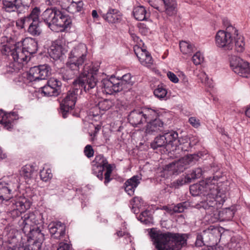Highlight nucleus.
<instances>
[{
  "label": "nucleus",
  "instance_id": "nucleus-40",
  "mask_svg": "<svg viewBox=\"0 0 250 250\" xmlns=\"http://www.w3.org/2000/svg\"><path fill=\"white\" fill-rule=\"evenodd\" d=\"M83 6V2L82 1L78 2L71 1L69 6L68 11L71 13H74L81 11Z\"/></svg>",
  "mask_w": 250,
  "mask_h": 250
},
{
  "label": "nucleus",
  "instance_id": "nucleus-7",
  "mask_svg": "<svg viewBox=\"0 0 250 250\" xmlns=\"http://www.w3.org/2000/svg\"><path fill=\"white\" fill-rule=\"evenodd\" d=\"M92 172L99 180L104 179L103 171L105 169L104 184L105 185L112 180L110 178L113 171V166L108 163L107 159L103 155H98L92 162Z\"/></svg>",
  "mask_w": 250,
  "mask_h": 250
},
{
  "label": "nucleus",
  "instance_id": "nucleus-52",
  "mask_svg": "<svg viewBox=\"0 0 250 250\" xmlns=\"http://www.w3.org/2000/svg\"><path fill=\"white\" fill-rule=\"evenodd\" d=\"M167 76L170 81L174 83H177L179 82V79L176 75L171 71H168L167 73Z\"/></svg>",
  "mask_w": 250,
  "mask_h": 250
},
{
  "label": "nucleus",
  "instance_id": "nucleus-26",
  "mask_svg": "<svg viewBox=\"0 0 250 250\" xmlns=\"http://www.w3.org/2000/svg\"><path fill=\"white\" fill-rule=\"evenodd\" d=\"M222 205L223 204L217 209L216 211H211V213L208 214L210 215H212L213 216L217 215L219 216V218L222 219L223 221H229L231 220L236 211L235 208L231 207L230 208H226L221 211H218V209L220 208Z\"/></svg>",
  "mask_w": 250,
  "mask_h": 250
},
{
  "label": "nucleus",
  "instance_id": "nucleus-29",
  "mask_svg": "<svg viewBox=\"0 0 250 250\" xmlns=\"http://www.w3.org/2000/svg\"><path fill=\"white\" fill-rule=\"evenodd\" d=\"M64 51L62 46L57 42H53L48 50L50 56L54 60L59 59L64 54Z\"/></svg>",
  "mask_w": 250,
  "mask_h": 250
},
{
  "label": "nucleus",
  "instance_id": "nucleus-10",
  "mask_svg": "<svg viewBox=\"0 0 250 250\" xmlns=\"http://www.w3.org/2000/svg\"><path fill=\"white\" fill-rule=\"evenodd\" d=\"M201 157V153L187 155L185 157L179 159L167 165L165 168L170 174H178L183 172L188 166L195 164L199 160Z\"/></svg>",
  "mask_w": 250,
  "mask_h": 250
},
{
  "label": "nucleus",
  "instance_id": "nucleus-59",
  "mask_svg": "<svg viewBox=\"0 0 250 250\" xmlns=\"http://www.w3.org/2000/svg\"><path fill=\"white\" fill-rule=\"evenodd\" d=\"M92 16L94 19H97L99 18V15L98 14L97 11L96 10H92Z\"/></svg>",
  "mask_w": 250,
  "mask_h": 250
},
{
  "label": "nucleus",
  "instance_id": "nucleus-57",
  "mask_svg": "<svg viewBox=\"0 0 250 250\" xmlns=\"http://www.w3.org/2000/svg\"><path fill=\"white\" fill-rule=\"evenodd\" d=\"M219 170V167L215 164H212L210 166L209 171H210L211 173H213L214 174V173L218 172Z\"/></svg>",
  "mask_w": 250,
  "mask_h": 250
},
{
  "label": "nucleus",
  "instance_id": "nucleus-22",
  "mask_svg": "<svg viewBox=\"0 0 250 250\" xmlns=\"http://www.w3.org/2000/svg\"><path fill=\"white\" fill-rule=\"evenodd\" d=\"M156 117L147 120V124L146 127L145 133L146 134H153L164 130V123L158 118V113L156 110Z\"/></svg>",
  "mask_w": 250,
  "mask_h": 250
},
{
  "label": "nucleus",
  "instance_id": "nucleus-21",
  "mask_svg": "<svg viewBox=\"0 0 250 250\" xmlns=\"http://www.w3.org/2000/svg\"><path fill=\"white\" fill-rule=\"evenodd\" d=\"M59 10L56 8H47L41 15V19L47 25L52 31H57L54 28L56 21L57 14Z\"/></svg>",
  "mask_w": 250,
  "mask_h": 250
},
{
  "label": "nucleus",
  "instance_id": "nucleus-55",
  "mask_svg": "<svg viewBox=\"0 0 250 250\" xmlns=\"http://www.w3.org/2000/svg\"><path fill=\"white\" fill-rule=\"evenodd\" d=\"M91 113H92L93 116H97L101 114V109H96V105L94 106L91 109Z\"/></svg>",
  "mask_w": 250,
  "mask_h": 250
},
{
  "label": "nucleus",
  "instance_id": "nucleus-17",
  "mask_svg": "<svg viewBox=\"0 0 250 250\" xmlns=\"http://www.w3.org/2000/svg\"><path fill=\"white\" fill-rule=\"evenodd\" d=\"M41 10L39 7H35L30 12V20L28 24V32L34 36H39L42 33V29L39 25V15Z\"/></svg>",
  "mask_w": 250,
  "mask_h": 250
},
{
  "label": "nucleus",
  "instance_id": "nucleus-11",
  "mask_svg": "<svg viewBox=\"0 0 250 250\" xmlns=\"http://www.w3.org/2000/svg\"><path fill=\"white\" fill-rule=\"evenodd\" d=\"M156 110L149 108L134 110L128 116L129 123L133 126L146 123L147 120L156 117Z\"/></svg>",
  "mask_w": 250,
  "mask_h": 250
},
{
  "label": "nucleus",
  "instance_id": "nucleus-44",
  "mask_svg": "<svg viewBox=\"0 0 250 250\" xmlns=\"http://www.w3.org/2000/svg\"><path fill=\"white\" fill-rule=\"evenodd\" d=\"M40 177L41 179L44 182H47L50 180L52 177V173H51V170L50 168L45 169L43 168L40 171Z\"/></svg>",
  "mask_w": 250,
  "mask_h": 250
},
{
  "label": "nucleus",
  "instance_id": "nucleus-49",
  "mask_svg": "<svg viewBox=\"0 0 250 250\" xmlns=\"http://www.w3.org/2000/svg\"><path fill=\"white\" fill-rule=\"evenodd\" d=\"M94 152V150L91 145H86L84 147V153L87 158H89L93 156Z\"/></svg>",
  "mask_w": 250,
  "mask_h": 250
},
{
  "label": "nucleus",
  "instance_id": "nucleus-48",
  "mask_svg": "<svg viewBox=\"0 0 250 250\" xmlns=\"http://www.w3.org/2000/svg\"><path fill=\"white\" fill-rule=\"evenodd\" d=\"M192 62L196 65L200 64L204 61V57L199 52H196L192 58Z\"/></svg>",
  "mask_w": 250,
  "mask_h": 250
},
{
  "label": "nucleus",
  "instance_id": "nucleus-25",
  "mask_svg": "<svg viewBox=\"0 0 250 250\" xmlns=\"http://www.w3.org/2000/svg\"><path fill=\"white\" fill-rule=\"evenodd\" d=\"M71 23L72 20L70 17L59 10L58 14H57L56 21L54 24L55 29L56 27H58L60 28L59 31H63L68 27Z\"/></svg>",
  "mask_w": 250,
  "mask_h": 250
},
{
  "label": "nucleus",
  "instance_id": "nucleus-58",
  "mask_svg": "<svg viewBox=\"0 0 250 250\" xmlns=\"http://www.w3.org/2000/svg\"><path fill=\"white\" fill-rule=\"evenodd\" d=\"M172 208H173L172 205L169 206H163L162 208L163 209L166 210L168 213L171 215L173 214V210H172Z\"/></svg>",
  "mask_w": 250,
  "mask_h": 250
},
{
  "label": "nucleus",
  "instance_id": "nucleus-5",
  "mask_svg": "<svg viewBox=\"0 0 250 250\" xmlns=\"http://www.w3.org/2000/svg\"><path fill=\"white\" fill-rule=\"evenodd\" d=\"M149 235L157 250H179L187 245L188 234L151 229Z\"/></svg>",
  "mask_w": 250,
  "mask_h": 250
},
{
  "label": "nucleus",
  "instance_id": "nucleus-42",
  "mask_svg": "<svg viewBox=\"0 0 250 250\" xmlns=\"http://www.w3.org/2000/svg\"><path fill=\"white\" fill-rule=\"evenodd\" d=\"M189 183H191L189 176L187 175L184 177L180 178L174 181L172 183V185L175 188H178L180 186Z\"/></svg>",
  "mask_w": 250,
  "mask_h": 250
},
{
  "label": "nucleus",
  "instance_id": "nucleus-45",
  "mask_svg": "<svg viewBox=\"0 0 250 250\" xmlns=\"http://www.w3.org/2000/svg\"><path fill=\"white\" fill-rule=\"evenodd\" d=\"M139 219L146 224L150 223L152 221L150 211L146 210L142 212L139 216Z\"/></svg>",
  "mask_w": 250,
  "mask_h": 250
},
{
  "label": "nucleus",
  "instance_id": "nucleus-56",
  "mask_svg": "<svg viewBox=\"0 0 250 250\" xmlns=\"http://www.w3.org/2000/svg\"><path fill=\"white\" fill-rule=\"evenodd\" d=\"M139 197H135L134 198H133L131 201H130V204L131 205H132V211L135 213V214H137L138 213V209H136L135 208V207H134L133 206H134V204H133V203H135L136 201H139Z\"/></svg>",
  "mask_w": 250,
  "mask_h": 250
},
{
  "label": "nucleus",
  "instance_id": "nucleus-39",
  "mask_svg": "<svg viewBox=\"0 0 250 250\" xmlns=\"http://www.w3.org/2000/svg\"><path fill=\"white\" fill-rule=\"evenodd\" d=\"M120 84L122 87V90L125 88H127V84L132 85L131 76L130 73H127L124 75L121 79H119Z\"/></svg>",
  "mask_w": 250,
  "mask_h": 250
},
{
  "label": "nucleus",
  "instance_id": "nucleus-3",
  "mask_svg": "<svg viewBox=\"0 0 250 250\" xmlns=\"http://www.w3.org/2000/svg\"><path fill=\"white\" fill-rule=\"evenodd\" d=\"M18 179L12 178L8 182H0V201L4 202L8 206L7 212L12 218H16L29 209L30 202L26 198L20 197L10 200L13 197L14 191L19 188Z\"/></svg>",
  "mask_w": 250,
  "mask_h": 250
},
{
  "label": "nucleus",
  "instance_id": "nucleus-24",
  "mask_svg": "<svg viewBox=\"0 0 250 250\" xmlns=\"http://www.w3.org/2000/svg\"><path fill=\"white\" fill-rule=\"evenodd\" d=\"M78 75H79V77L82 75L81 70L75 65H71L67 62L66 63V67L61 70V75L64 81L72 79Z\"/></svg>",
  "mask_w": 250,
  "mask_h": 250
},
{
  "label": "nucleus",
  "instance_id": "nucleus-28",
  "mask_svg": "<svg viewBox=\"0 0 250 250\" xmlns=\"http://www.w3.org/2000/svg\"><path fill=\"white\" fill-rule=\"evenodd\" d=\"M104 19L110 23L119 22L122 20V15L116 9L110 8L105 14H101Z\"/></svg>",
  "mask_w": 250,
  "mask_h": 250
},
{
  "label": "nucleus",
  "instance_id": "nucleus-18",
  "mask_svg": "<svg viewBox=\"0 0 250 250\" xmlns=\"http://www.w3.org/2000/svg\"><path fill=\"white\" fill-rule=\"evenodd\" d=\"M62 83L57 79L50 78L47 83L41 87V92L44 96H57L61 92Z\"/></svg>",
  "mask_w": 250,
  "mask_h": 250
},
{
  "label": "nucleus",
  "instance_id": "nucleus-64",
  "mask_svg": "<svg viewBox=\"0 0 250 250\" xmlns=\"http://www.w3.org/2000/svg\"><path fill=\"white\" fill-rule=\"evenodd\" d=\"M99 128L98 127H95V132L94 133V135H96V134H97V133L99 131Z\"/></svg>",
  "mask_w": 250,
  "mask_h": 250
},
{
  "label": "nucleus",
  "instance_id": "nucleus-16",
  "mask_svg": "<svg viewBox=\"0 0 250 250\" xmlns=\"http://www.w3.org/2000/svg\"><path fill=\"white\" fill-rule=\"evenodd\" d=\"M230 66L235 73L243 77H247L250 74V64L238 57L231 58Z\"/></svg>",
  "mask_w": 250,
  "mask_h": 250
},
{
  "label": "nucleus",
  "instance_id": "nucleus-32",
  "mask_svg": "<svg viewBox=\"0 0 250 250\" xmlns=\"http://www.w3.org/2000/svg\"><path fill=\"white\" fill-rule=\"evenodd\" d=\"M150 5L153 7L154 8L158 10L159 12H164L167 15V17H174L177 15V5H172L167 7H164V9L163 10L154 3H151L150 2Z\"/></svg>",
  "mask_w": 250,
  "mask_h": 250
},
{
  "label": "nucleus",
  "instance_id": "nucleus-15",
  "mask_svg": "<svg viewBox=\"0 0 250 250\" xmlns=\"http://www.w3.org/2000/svg\"><path fill=\"white\" fill-rule=\"evenodd\" d=\"M48 65L44 64L31 67L27 74V79L30 82L45 80L50 74Z\"/></svg>",
  "mask_w": 250,
  "mask_h": 250
},
{
  "label": "nucleus",
  "instance_id": "nucleus-12",
  "mask_svg": "<svg viewBox=\"0 0 250 250\" xmlns=\"http://www.w3.org/2000/svg\"><path fill=\"white\" fill-rule=\"evenodd\" d=\"M164 134L167 146H170L171 147H175V149L172 150V154L175 155V157L176 158L180 157L181 155V153H182L183 151L187 150V149L180 146L182 144L188 143V145H190V143L187 141V138H180L178 136V133L175 131H168V132H164Z\"/></svg>",
  "mask_w": 250,
  "mask_h": 250
},
{
  "label": "nucleus",
  "instance_id": "nucleus-27",
  "mask_svg": "<svg viewBox=\"0 0 250 250\" xmlns=\"http://www.w3.org/2000/svg\"><path fill=\"white\" fill-rule=\"evenodd\" d=\"M141 179L140 176L135 175L125 183V190L129 195L132 196L134 194V191L140 183Z\"/></svg>",
  "mask_w": 250,
  "mask_h": 250
},
{
  "label": "nucleus",
  "instance_id": "nucleus-31",
  "mask_svg": "<svg viewBox=\"0 0 250 250\" xmlns=\"http://www.w3.org/2000/svg\"><path fill=\"white\" fill-rule=\"evenodd\" d=\"M133 14L136 20L140 21L146 20L149 16V14L147 13L143 6L135 7L133 10Z\"/></svg>",
  "mask_w": 250,
  "mask_h": 250
},
{
  "label": "nucleus",
  "instance_id": "nucleus-38",
  "mask_svg": "<svg viewBox=\"0 0 250 250\" xmlns=\"http://www.w3.org/2000/svg\"><path fill=\"white\" fill-rule=\"evenodd\" d=\"M235 42V50L238 52H242L244 50L245 42L243 37L235 35L233 38Z\"/></svg>",
  "mask_w": 250,
  "mask_h": 250
},
{
  "label": "nucleus",
  "instance_id": "nucleus-61",
  "mask_svg": "<svg viewBox=\"0 0 250 250\" xmlns=\"http://www.w3.org/2000/svg\"><path fill=\"white\" fill-rule=\"evenodd\" d=\"M116 234L119 237L123 236L125 234V232L122 231V230H119L116 232Z\"/></svg>",
  "mask_w": 250,
  "mask_h": 250
},
{
  "label": "nucleus",
  "instance_id": "nucleus-2",
  "mask_svg": "<svg viewBox=\"0 0 250 250\" xmlns=\"http://www.w3.org/2000/svg\"><path fill=\"white\" fill-rule=\"evenodd\" d=\"M41 214L29 212L21 217L19 226L27 237L28 244L18 250H39L44 240V234L42 232L38 225L43 223Z\"/></svg>",
  "mask_w": 250,
  "mask_h": 250
},
{
  "label": "nucleus",
  "instance_id": "nucleus-6",
  "mask_svg": "<svg viewBox=\"0 0 250 250\" xmlns=\"http://www.w3.org/2000/svg\"><path fill=\"white\" fill-rule=\"evenodd\" d=\"M87 49L84 44L81 43L74 47L69 53L67 62L75 65L81 70L82 74L99 70L100 65L87 61Z\"/></svg>",
  "mask_w": 250,
  "mask_h": 250
},
{
  "label": "nucleus",
  "instance_id": "nucleus-54",
  "mask_svg": "<svg viewBox=\"0 0 250 250\" xmlns=\"http://www.w3.org/2000/svg\"><path fill=\"white\" fill-rule=\"evenodd\" d=\"M70 245L67 243H60L57 250H70Z\"/></svg>",
  "mask_w": 250,
  "mask_h": 250
},
{
  "label": "nucleus",
  "instance_id": "nucleus-33",
  "mask_svg": "<svg viewBox=\"0 0 250 250\" xmlns=\"http://www.w3.org/2000/svg\"><path fill=\"white\" fill-rule=\"evenodd\" d=\"M150 146L153 149L167 146L164 134L155 137L154 141L151 143Z\"/></svg>",
  "mask_w": 250,
  "mask_h": 250
},
{
  "label": "nucleus",
  "instance_id": "nucleus-34",
  "mask_svg": "<svg viewBox=\"0 0 250 250\" xmlns=\"http://www.w3.org/2000/svg\"><path fill=\"white\" fill-rule=\"evenodd\" d=\"M35 171V167L33 166L27 165L22 167L21 175L25 179H30L32 178Z\"/></svg>",
  "mask_w": 250,
  "mask_h": 250
},
{
  "label": "nucleus",
  "instance_id": "nucleus-9",
  "mask_svg": "<svg viewBox=\"0 0 250 250\" xmlns=\"http://www.w3.org/2000/svg\"><path fill=\"white\" fill-rule=\"evenodd\" d=\"M225 25L226 31L220 30L217 33L215 42L218 47L230 50L233 47V38H235V35L238 36V31L229 23Z\"/></svg>",
  "mask_w": 250,
  "mask_h": 250
},
{
  "label": "nucleus",
  "instance_id": "nucleus-1",
  "mask_svg": "<svg viewBox=\"0 0 250 250\" xmlns=\"http://www.w3.org/2000/svg\"><path fill=\"white\" fill-rule=\"evenodd\" d=\"M219 177L213 176L207 178L206 180L199 184L193 185L190 187V192L194 196L203 194L206 196V199L198 205V208H203L207 213L216 211L217 209L226 201V191L223 188L226 184L218 183Z\"/></svg>",
  "mask_w": 250,
  "mask_h": 250
},
{
  "label": "nucleus",
  "instance_id": "nucleus-62",
  "mask_svg": "<svg viewBox=\"0 0 250 250\" xmlns=\"http://www.w3.org/2000/svg\"><path fill=\"white\" fill-rule=\"evenodd\" d=\"M245 114L247 117L250 118V106L245 111Z\"/></svg>",
  "mask_w": 250,
  "mask_h": 250
},
{
  "label": "nucleus",
  "instance_id": "nucleus-19",
  "mask_svg": "<svg viewBox=\"0 0 250 250\" xmlns=\"http://www.w3.org/2000/svg\"><path fill=\"white\" fill-rule=\"evenodd\" d=\"M118 79L111 77L109 79H104L101 81V86L103 92L106 94L111 95L122 91L121 84Z\"/></svg>",
  "mask_w": 250,
  "mask_h": 250
},
{
  "label": "nucleus",
  "instance_id": "nucleus-13",
  "mask_svg": "<svg viewBox=\"0 0 250 250\" xmlns=\"http://www.w3.org/2000/svg\"><path fill=\"white\" fill-rule=\"evenodd\" d=\"M79 88H75L69 90L60 104V113L63 118H66L74 108L77 98Z\"/></svg>",
  "mask_w": 250,
  "mask_h": 250
},
{
  "label": "nucleus",
  "instance_id": "nucleus-23",
  "mask_svg": "<svg viewBox=\"0 0 250 250\" xmlns=\"http://www.w3.org/2000/svg\"><path fill=\"white\" fill-rule=\"evenodd\" d=\"M48 228L51 237L54 239H61L65 234V226L61 222H52Z\"/></svg>",
  "mask_w": 250,
  "mask_h": 250
},
{
  "label": "nucleus",
  "instance_id": "nucleus-8",
  "mask_svg": "<svg viewBox=\"0 0 250 250\" xmlns=\"http://www.w3.org/2000/svg\"><path fill=\"white\" fill-rule=\"evenodd\" d=\"M98 70L95 72H89L87 74H82L77 79L73 82L74 86L75 88L78 87L93 96H96L97 93V79L95 77Z\"/></svg>",
  "mask_w": 250,
  "mask_h": 250
},
{
  "label": "nucleus",
  "instance_id": "nucleus-20",
  "mask_svg": "<svg viewBox=\"0 0 250 250\" xmlns=\"http://www.w3.org/2000/svg\"><path fill=\"white\" fill-rule=\"evenodd\" d=\"M134 51L142 65L147 67L152 66L154 60L149 52L146 49L135 45L134 47Z\"/></svg>",
  "mask_w": 250,
  "mask_h": 250
},
{
  "label": "nucleus",
  "instance_id": "nucleus-60",
  "mask_svg": "<svg viewBox=\"0 0 250 250\" xmlns=\"http://www.w3.org/2000/svg\"><path fill=\"white\" fill-rule=\"evenodd\" d=\"M55 1H56V0H45L46 3L49 5H53Z\"/></svg>",
  "mask_w": 250,
  "mask_h": 250
},
{
  "label": "nucleus",
  "instance_id": "nucleus-46",
  "mask_svg": "<svg viewBox=\"0 0 250 250\" xmlns=\"http://www.w3.org/2000/svg\"><path fill=\"white\" fill-rule=\"evenodd\" d=\"M203 170L202 168L198 167L192 170L191 173L188 175L189 176L191 182L192 180L198 179L202 175Z\"/></svg>",
  "mask_w": 250,
  "mask_h": 250
},
{
  "label": "nucleus",
  "instance_id": "nucleus-37",
  "mask_svg": "<svg viewBox=\"0 0 250 250\" xmlns=\"http://www.w3.org/2000/svg\"><path fill=\"white\" fill-rule=\"evenodd\" d=\"M113 106V103L111 101L109 100H103L98 102L96 104V109H100L102 111H106L110 109L111 107Z\"/></svg>",
  "mask_w": 250,
  "mask_h": 250
},
{
  "label": "nucleus",
  "instance_id": "nucleus-63",
  "mask_svg": "<svg viewBox=\"0 0 250 250\" xmlns=\"http://www.w3.org/2000/svg\"><path fill=\"white\" fill-rule=\"evenodd\" d=\"M131 36H132V38H133V39L135 41H137V40L138 39V37H137L134 34H131Z\"/></svg>",
  "mask_w": 250,
  "mask_h": 250
},
{
  "label": "nucleus",
  "instance_id": "nucleus-14",
  "mask_svg": "<svg viewBox=\"0 0 250 250\" xmlns=\"http://www.w3.org/2000/svg\"><path fill=\"white\" fill-rule=\"evenodd\" d=\"M32 0H2L3 9L7 12L24 13L30 7Z\"/></svg>",
  "mask_w": 250,
  "mask_h": 250
},
{
  "label": "nucleus",
  "instance_id": "nucleus-41",
  "mask_svg": "<svg viewBox=\"0 0 250 250\" xmlns=\"http://www.w3.org/2000/svg\"><path fill=\"white\" fill-rule=\"evenodd\" d=\"M189 206V203L187 202H184L178 203L174 206H173L172 210H173V214L177 213H182L185 211Z\"/></svg>",
  "mask_w": 250,
  "mask_h": 250
},
{
  "label": "nucleus",
  "instance_id": "nucleus-43",
  "mask_svg": "<svg viewBox=\"0 0 250 250\" xmlns=\"http://www.w3.org/2000/svg\"><path fill=\"white\" fill-rule=\"evenodd\" d=\"M30 13L26 16L21 18L17 21L16 25L21 29L24 28L25 26H27L28 24H29V22H30Z\"/></svg>",
  "mask_w": 250,
  "mask_h": 250
},
{
  "label": "nucleus",
  "instance_id": "nucleus-47",
  "mask_svg": "<svg viewBox=\"0 0 250 250\" xmlns=\"http://www.w3.org/2000/svg\"><path fill=\"white\" fill-rule=\"evenodd\" d=\"M72 0H56L53 5H60L62 9H67L71 3Z\"/></svg>",
  "mask_w": 250,
  "mask_h": 250
},
{
  "label": "nucleus",
  "instance_id": "nucleus-53",
  "mask_svg": "<svg viewBox=\"0 0 250 250\" xmlns=\"http://www.w3.org/2000/svg\"><path fill=\"white\" fill-rule=\"evenodd\" d=\"M164 3V7L172 5H177L176 0H162Z\"/></svg>",
  "mask_w": 250,
  "mask_h": 250
},
{
  "label": "nucleus",
  "instance_id": "nucleus-36",
  "mask_svg": "<svg viewBox=\"0 0 250 250\" xmlns=\"http://www.w3.org/2000/svg\"><path fill=\"white\" fill-rule=\"evenodd\" d=\"M167 93L166 88L162 85H159L153 91L155 96L160 100H165Z\"/></svg>",
  "mask_w": 250,
  "mask_h": 250
},
{
  "label": "nucleus",
  "instance_id": "nucleus-35",
  "mask_svg": "<svg viewBox=\"0 0 250 250\" xmlns=\"http://www.w3.org/2000/svg\"><path fill=\"white\" fill-rule=\"evenodd\" d=\"M179 46L181 51L184 54L191 55L194 51V46L189 42L186 41L180 42Z\"/></svg>",
  "mask_w": 250,
  "mask_h": 250
},
{
  "label": "nucleus",
  "instance_id": "nucleus-50",
  "mask_svg": "<svg viewBox=\"0 0 250 250\" xmlns=\"http://www.w3.org/2000/svg\"><path fill=\"white\" fill-rule=\"evenodd\" d=\"M188 122L195 128H198L200 125V120L194 117H190Z\"/></svg>",
  "mask_w": 250,
  "mask_h": 250
},
{
  "label": "nucleus",
  "instance_id": "nucleus-30",
  "mask_svg": "<svg viewBox=\"0 0 250 250\" xmlns=\"http://www.w3.org/2000/svg\"><path fill=\"white\" fill-rule=\"evenodd\" d=\"M15 113H6L2 109H0V124L3 125L7 129L12 128V121L13 118L11 117L14 116Z\"/></svg>",
  "mask_w": 250,
  "mask_h": 250
},
{
  "label": "nucleus",
  "instance_id": "nucleus-4",
  "mask_svg": "<svg viewBox=\"0 0 250 250\" xmlns=\"http://www.w3.org/2000/svg\"><path fill=\"white\" fill-rule=\"evenodd\" d=\"M38 48V43L35 39L26 38L23 41L22 47L17 44L6 43L2 45L1 52L3 55L11 57L14 60V63L10 64V67L14 66L17 63L19 68L22 67L24 62L26 63L30 60V56L37 52Z\"/></svg>",
  "mask_w": 250,
  "mask_h": 250
},
{
  "label": "nucleus",
  "instance_id": "nucleus-51",
  "mask_svg": "<svg viewBox=\"0 0 250 250\" xmlns=\"http://www.w3.org/2000/svg\"><path fill=\"white\" fill-rule=\"evenodd\" d=\"M195 245L196 247H202L205 245L203 236L201 233L197 234Z\"/></svg>",
  "mask_w": 250,
  "mask_h": 250
}]
</instances>
